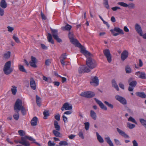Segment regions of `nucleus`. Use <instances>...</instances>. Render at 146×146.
Masks as SVG:
<instances>
[{
  "instance_id": "f257e3e1",
  "label": "nucleus",
  "mask_w": 146,
  "mask_h": 146,
  "mask_svg": "<svg viewBox=\"0 0 146 146\" xmlns=\"http://www.w3.org/2000/svg\"><path fill=\"white\" fill-rule=\"evenodd\" d=\"M27 139L33 141L36 145L40 146V144L37 142H35V139L30 136H25L21 137V141H15V142L17 143H20L25 146H29L30 144L29 141H27Z\"/></svg>"
},
{
  "instance_id": "f03ea898",
  "label": "nucleus",
  "mask_w": 146,
  "mask_h": 146,
  "mask_svg": "<svg viewBox=\"0 0 146 146\" xmlns=\"http://www.w3.org/2000/svg\"><path fill=\"white\" fill-rule=\"evenodd\" d=\"M14 109L18 113L19 111L21 110V112L23 115H25L27 113L26 111L25 108L22 106V100L19 99H17L14 106Z\"/></svg>"
},
{
  "instance_id": "7ed1b4c3",
  "label": "nucleus",
  "mask_w": 146,
  "mask_h": 146,
  "mask_svg": "<svg viewBox=\"0 0 146 146\" xmlns=\"http://www.w3.org/2000/svg\"><path fill=\"white\" fill-rule=\"evenodd\" d=\"M93 55L91 56L86 57V65L90 68L93 69L96 68L97 66V64L96 61L92 58Z\"/></svg>"
},
{
  "instance_id": "20e7f679",
  "label": "nucleus",
  "mask_w": 146,
  "mask_h": 146,
  "mask_svg": "<svg viewBox=\"0 0 146 146\" xmlns=\"http://www.w3.org/2000/svg\"><path fill=\"white\" fill-rule=\"evenodd\" d=\"M11 61L7 62L5 63L3 69L5 74L7 75L10 74L13 71V69L11 67Z\"/></svg>"
},
{
  "instance_id": "39448f33",
  "label": "nucleus",
  "mask_w": 146,
  "mask_h": 146,
  "mask_svg": "<svg viewBox=\"0 0 146 146\" xmlns=\"http://www.w3.org/2000/svg\"><path fill=\"white\" fill-rule=\"evenodd\" d=\"M110 31L113 34V35L115 36H117L119 34H124L122 30L117 27H115L113 30L111 29Z\"/></svg>"
},
{
  "instance_id": "423d86ee",
  "label": "nucleus",
  "mask_w": 146,
  "mask_h": 146,
  "mask_svg": "<svg viewBox=\"0 0 146 146\" xmlns=\"http://www.w3.org/2000/svg\"><path fill=\"white\" fill-rule=\"evenodd\" d=\"M80 96L87 98H92L95 96L94 92L91 91H88L82 92L80 94Z\"/></svg>"
},
{
  "instance_id": "0eeeda50",
  "label": "nucleus",
  "mask_w": 146,
  "mask_h": 146,
  "mask_svg": "<svg viewBox=\"0 0 146 146\" xmlns=\"http://www.w3.org/2000/svg\"><path fill=\"white\" fill-rule=\"evenodd\" d=\"M103 53L104 55L106 58L108 62L110 63L112 60V56L110 50L107 49L104 50H103Z\"/></svg>"
},
{
  "instance_id": "6e6552de",
  "label": "nucleus",
  "mask_w": 146,
  "mask_h": 146,
  "mask_svg": "<svg viewBox=\"0 0 146 146\" xmlns=\"http://www.w3.org/2000/svg\"><path fill=\"white\" fill-rule=\"evenodd\" d=\"M90 70L89 68L84 65L81 66L78 69L79 74H82L85 72L88 73L90 72Z\"/></svg>"
},
{
  "instance_id": "1a4fd4ad",
  "label": "nucleus",
  "mask_w": 146,
  "mask_h": 146,
  "mask_svg": "<svg viewBox=\"0 0 146 146\" xmlns=\"http://www.w3.org/2000/svg\"><path fill=\"white\" fill-rule=\"evenodd\" d=\"M80 49V52L85 55L86 57L91 56L92 54L86 50L84 46H77Z\"/></svg>"
},
{
  "instance_id": "9d476101",
  "label": "nucleus",
  "mask_w": 146,
  "mask_h": 146,
  "mask_svg": "<svg viewBox=\"0 0 146 146\" xmlns=\"http://www.w3.org/2000/svg\"><path fill=\"white\" fill-rule=\"evenodd\" d=\"M115 98L123 105L127 104V101L125 98L119 95H116L115 96Z\"/></svg>"
},
{
  "instance_id": "9b49d317",
  "label": "nucleus",
  "mask_w": 146,
  "mask_h": 146,
  "mask_svg": "<svg viewBox=\"0 0 146 146\" xmlns=\"http://www.w3.org/2000/svg\"><path fill=\"white\" fill-rule=\"evenodd\" d=\"M99 81L98 77L96 76H95L94 77H92L90 84L92 85V84H94V86H97L99 84Z\"/></svg>"
},
{
  "instance_id": "f8f14e48",
  "label": "nucleus",
  "mask_w": 146,
  "mask_h": 146,
  "mask_svg": "<svg viewBox=\"0 0 146 146\" xmlns=\"http://www.w3.org/2000/svg\"><path fill=\"white\" fill-rule=\"evenodd\" d=\"M128 51L126 50H124L121 55V60L122 61H124L128 57Z\"/></svg>"
},
{
  "instance_id": "ddd939ff",
  "label": "nucleus",
  "mask_w": 146,
  "mask_h": 146,
  "mask_svg": "<svg viewBox=\"0 0 146 146\" xmlns=\"http://www.w3.org/2000/svg\"><path fill=\"white\" fill-rule=\"evenodd\" d=\"M96 102L99 105L101 109L104 110H107V108L106 106L103 104L100 101L98 100L97 99L95 98L94 99Z\"/></svg>"
},
{
  "instance_id": "4468645a",
  "label": "nucleus",
  "mask_w": 146,
  "mask_h": 146,
  "mask_svg": "<svg viewBox=\"0 0 146 146\" xmlns=\"http://www.w3.org/2000/svg\"><path fill=\"white\" fill-rule=\"evenodd\" d=\"M30 86L31 88L33 90H35L36 88L35 82L34 79L31 78L30 80Z\"/></svg>"
},
{
  "instance_id": "2eb2a0df",
  "label": "nucleus",
  "mask_w": 146,
  "mask_h": 146,
  "mask_svg": "<svg viewBox=\"0 0 146 146\" xmlns=\"http://www.w3.org/2000/svg\"><path fill=\"white\" fill-rule=\"evenodd\" d=\"M135 27V29L137 33L140 36H142L143 33L140 26L138 24L136 23Z\"/></svg>"
},
{
  "instance_id": "dca6fc26",
  "label": "nucleus",
  "mask_w": 146,
  "mask_h": 146,
  "mask_svg": "<svg viewBox=\"0 0 146 146\" xmlns=\"http://www.w3.org/2000/svg\"><path fill=\"white\" fill-rule=\"evenodd\" d=\"M135 74L138 76L139 78L142 79H145L146 78V74L145 72L138 71L136 72Z\"/></svg>"
},
{
  "instance_id": "f3484780",
  "label": "nucleus",
  "mask_w": 146,
  "mask_h": 146,
  "mask_svg": "<svg viewBox=\"0 0 146 146\" xmlns=\"http://www.w3.org/2000/svg\"><path fill=\"white\" fill-rule=\"evenodd\" d=\"M36 58L33 56H31V61L30 62V64L32 67H33L36 68L37 67L36 65Z\"/></svg>"
},
{
  "instance_id": "a211bd4d",
  "label": "nucleus",
  "mask_w": 146,
  "mask_h": 146,
  "mask_svg": "<svg viewBox=\"0 0 146 146\" xmlns=\"http://www.w3.org/2000/svg\"><path fill=\"white\" fill-rule=\"evenodd\" d=\"M116 129L117 131L120 135L123 137L125 138H129V136L126 134L123 131L118 128H117Z\"/></svg>"
},
{
  "instance_id": "6ab92c4d",
  "label": "nucleus",
  "mask_w": 146,
  "mask_h": 146,
  "mask_svg": "<svg viewBox=\"0 0 146 146\" xmlns=\"http://www.w3.org/2000/svg\"><path fill=\"white\" fill-rule=\"evenodd\" d=\"M70 42L75 46H82L78 41L76 38H74L70 40Z\"/></svg>"
},
{
  "instance_id": "aec40b11",
  "label": "nucleus",
  "mask_w": 146,
  "mask_h": 146,
  "mask_svg": "<svg viewBox=\"0 0 146 146\" xmlns=\"http://www.w3.org/2000/svg\"><path fill=\"white\" fill-rule=\"evenodd\" d=\"M72 28V26L66 24L65 27H62L61 28V29L63 31H70Z\"/></svg>"
},
{
  "instance_id": "412c9836",
  "label": "nucleus",
  "mask_w": 146,
  "mask_h": 146,
  "mask_svg": "<svg viewBox=\"0 0 146 146\" xmlns=\"http://www.w3.org/2000/svg\"><path fill=\"white\" fill-rule=\"evenodd\" d=\"M38 119L36 117H33L31 120V123L32 126H35L36 125Z\"/></svg>"
},
{
  "instance_id": "4be33fe9",
  "label": "nucleus",
  "mask_w": 146,
  "mask_h": 146,
  "mask_svg": "<svg viewBox=\"0 0 146 146\" xmlns=\"http://www.w3.org/2000/svg\"><path fill=\"white\" fill-rule=\"evenodd\" d=\"M136 95L142 98H146V95L145 94L142 92H137L135 93Z\"/></svg>"
},
{
  "instance_id": "5701e85b",
  "label": "nucleus",
  "mask_w": 146,
  "mask_h": 146,
  "mask_svg": "<svg viewBox=\"0 0 146 146\" xmlns=\"http://www.w3.org/2000/svg\"><path fill=\"white\" fill-rule=\"evenodd\" d=\"M63 105L65 107V109L66 110H71L72 109V106L71 105H70L68 103H64Z\"/></svg>"
},
{
  "instance_id": "b1692460",
  "label": "nucleus",
  "mask_w": 146,
  "mask_h": 146,
  "mask_svg": "<svg viewBox=\"0 0 146 146\" xmlns=\"http://www.w3.org/2000/svg\"><path fill=\"white\" fill-rule=\"evenodd\" d=\"M111 83L112 86L114 87L117 91H119V89L116 81L115 80H112L111 81Z\"/></svg>"
},
{
  "instance_id": "393cba45",
  "label": "nucleus",
  "mask_w": 146,
  "mask_h": 146,
  "mask_svg": "<svg viewBox=\"0 0 146 146\" xmlns=\"http://www.w3.org/2000/svg\"><path fill=\"white\" fill-rule=\"evenodd\" d=\"M90 115L92 118L94 120L97 119V116L96 113L93 110H91L90 112Z\"/></svg>"
},
{
  "instance_id": "a878e982",
  "label": "nucleus",
  "mask_w": 146,
  "mask_h": 146,
  "mask_svg": "<svg viewBox=\"0 0 146 146\" xmlns=\"http://www.w3.org/2000/svg\"><path fill=\"white\" fill-rule=\"evenodd\" d=\"M7 3L5 0H2L0 3V6L3 8H5L7 7Z\"/></svg>"
},
{
  "instance_id": "bb28decb",
  "label": "nucleus",
  "mask_w": 146,
  "mask_h": 146,
  "mask_svg": "<svg viewBox=\"0 0 146 146\" xmlns=\"http://www.w3.org/2000/svg\"><path fill=\"white\" fill-rule=\"evenodd\" d=\"M97 138L99 142L100 143H103L104 142V140L102 137L97 132L96 133Z\"/></svg>"
},
{
  "instance_id": "cd10ccee",
  "label": "nucleus",
  "mask_w": 146,
  "mask_h": 146,
  "mask_svg": "<svg viewBox=\"0 0 146 146\" xmlns=\"http://www.w3.org/2000/svg\"><path fill=\"white\" fill-rule=\"evenodd\" d=\"M54 128L56 130L58 131H60V126L58 125V122L57 121H55L54 122Z\"/></svg>"
},
{
  "instance_id": "c85d7f7f",
  "label": "nucleus",
  "mask_w": 146,
  "mask_h": 146,
  "mask_svg": "<svg viewBox=\"0 0 146 146\" xmlns=\"http://www.w3.org/2000/svg\"><path fill=\"white\" fill-rule=\"evenodd\" d=\"M105 139L110 146H114L113 145L109 137H105Z\"/></svg>"
},
{
  "instance_id": "c756f323",
  "label": "nucleus",
  "mask_w": 146,
  "mask_h": 146,
  "mask_svg": "<svg viewBox=\"0 0 146 146\" xmlns=\"http://www.w3.org/2000/svg\"><path fill=\"white\" fill-rule=\"evenodd\" d=\"M51 31L52 32V35L54 37L58 35V30L57 29H51Z\"/></svg>"
},
{
  "instance_id": "7c9ffc66",
  "label": "nucleus",
  "mask_w": 146,
  "mask_h": 146,
  "mask_svg": "<svg viewBox=\"0 0 146 146\" xmlns=\"http://www.w3.org/2000/svg\"><path fill=\"white\" fill-rule=\"evenodd\" d=\"M59 131H57L56 130H54L52 132L54 135L56 137H60L61 134Z\"/></svg>"
},
{
  "instance_id": "2f4dec72",
  "label": "nucleus",
  "mask_w": 146,
  "mask_h": 146,
  "mask_svg": "<svg viewBox=\"0 0 146 146\" xmlns=\"http://www.w3.org/2000/svg\"><path fill=\"white\" fill-rule=\"evenodd\" d=\"M139 121L141 124L146 129V120L142 118L139 119Z\"/></svg>"
},
{
  "instance_id": "473e14b6",
  "label": "nucleus",
  "mask_w": 146,
  "mask_h": 146,
  "mask_svg": "<svg viewBox=\"0 0 146 146\" xmlns=\"http://www.w3.org/2000/svg\"><path fill=\"white\" fill-rule=\"evenodd\" d=\"M48 41L49 42H51L52 44L54 43V41L52 40V37L51 35L49 33H48V36L47 37Z\"/></svg>"
},
{
  "instance_id": "72a5a7b5",
  "label": "nucleus",
  "mask_w": 146,
  "mask_h": 146,
  "mask_svg": "<svg viewBox=\"0 0 146 146\" xmlns=\"http://www.w3.org/2000/svg\"><path fill=\"white\" fill-rule=\"evenodd\" d=\"M36 102L37 105L39 106L40 105L41 98L37 95L36 96Z\"/></svg>"
},
{
  "instance_id": "f704fd0d",
  "label": "nucleus",
  "mask_w": 146,
  "mask_h": 146,
  "mask_svg": "<svg viewBox=\"0 0 146 146\" xmlns=\"http://www.w3.org/2000/svg\"><path fill=\"white\" fill-rule=\"evenodd\" d=\"M19 70L21 72L27 73V72L26 70L25 69L24 66L21 65H19Z\"/></svg>"
},
{
  "instance_id": "c9c22d12",
  "label": "nucleus",
  "mask_w": 146,
  "mask_h": 146,
  "mask_svg": "<svg viewBox=\"0 0 146 146\" xmlns=\"http://www.w3.org/2000/svg\"><path fill=\"white\" fill-rule=\"evenodd\" d=\"M125 70L126 72L127 73H130L131 72V70L130 66L127 65L125 67Z\"/></svg>"
},
{
  "instance_id": "e433bc0d",
  "label": "nucleus",
  "mask_w": 146,
  "mask_h": 146,
  "mask_svg": "<svg viewBox=\"0 0 146 146\" xmlns=\"http://www.w3.org/2000/svg\"><path fill=\"white\" fill-rule=\"evenodd\" d=\"M10 52L8 51L4 54V57L6 59H8L10 57Z\"/></svg>"
},
{
  "instance_id": "4c0bfd02",
  "label": "nucleus",
  "mask_w": 146,
  "mask_h": 146,
  "mask_svg": "<svg viewBox=\"0 0 146 146\" xmlns=\"http://www.w3.org/2000/svg\"><path fill=\"white\" fill-rule=\"evenodd\" d=\"M12 87L13 88L11 89L12 93L14 95H15L17 92V87L14 86Z\"/></svg>"
},
{
  "instance_id": "58836bf2",
  "label": "nucleus",
  "mask_w": 146,
  "mask_h": 146,
  "mask_svg": "<svg viewBox=\"0 0 146 146\" xmlns=\"http://www.w3.org/2000/svg\"><path fill=\"white\" fill-rule=\"evenodd\" d=\"M129 84V86H132L134 87L136 86L137 84V82L135 80H134L133 81L130 82Z\"/></svg>"
},
{
  "instance_id": "ea45409f",
  "label": "nucleus",
  "mask_w": 146,
  "mask_h": 146,
  "mask_svg": "<svg viewBox=\"0 0 146 146\" xmlns=\"http://www.w3.org/2000/svg\"><path fill=\"white\" fill-rule=\"evenodd\" d=\"M19 135L21 136H25L26 134L25 132L23 130H19L18 131Z\"/></svg>"
},
{
  "instance_id": "a19ab883",
  "label": "nucleus",
  "mask_w": 146,
  "mask_h": 146,
  "mask_svg": "<svg viewBox=\"0 0 146 146\" xmlns=\"http://www.w3.org/2000/svg\"><path fill=\"white\" fill-rule=\"evenodd\" d=\"M127 126L130 129H132L135 127V125L129 123H127Z\"/></svg>"
},
{
  "instance_id": "79ce46f5",
  "label": "nucleus",
  "mask_w": 146,
  "mask_h": 146,
  "mask_svg": "<svg viewBox=\"0 0 146 146\" xmlns=\"http://www.w3.org/2000/svg\"><path fill=\"white\" fill-rule=\"evenodd\" d=\"M74 35L72 33L69 32L68 33V37L70 40L71 39L74 38Z\"/></svg>"
},
{
  "instance_id": "37998d69",
  "label": "nucleus",
  "mask_w": 146,
  "mask_h": 146,
  "mask_svg": "<svg viewBox=\"0 0 146 146\" xmlns=\"http://www.w3.org/2000/svg\"><path fill=\"white\" fill-rule=\"evenodd\" d=\"M128 120L129 121H130L133 122V123L137 124V122L132 117H130L128 119Z\"/></svg>"
},
{
  "instance_id": "c03bdc74",
  "label": "nucleus",
  "mask_w": 146,
  "mask_h": 146,
  "mask_svg": "<svg viewBox=\"0 0 146 146\" xmlns=\"http://www.w3.org/2000/svg\"><path fill=\"white\" fill-rule=\"evenodd\" d=\"M117 4L123 7H127V4L123 2H118L117 3Z\"/></svg>"
},
{
  "instance_id": "a18cd8bd",
  "label": "nucleus",
  "mask_w": 146,
  "mask_h": 146,
  "mask_svg": "<svg viewBox=\"0 0 146 146\" xmlns=\"http://www.w3.org/2000/svg\"><path fill=\"white\" fill-rule=\"evenodd\" d=\"M127 7L129 9H133L135 7V5L133 3H130L127 4Z\"/></svg>"
},
{
  "instance_id": "49530a36",
  "label": "nucleus",
  "mask_w": 146,
  "mask_h": 146,
  "mask_svg": "<svg viewBox=\"0 0 146 146\" xmlns=\"http://www.w3.org/2000/svg\"><path fill=\"white\" fill-rule=\"evenodd\" d=\"M84 125H85V128L86 130H88L89 129V126H90V123L89 122H85L84 123Z\"/></svg>"
},
{
  "instance_id": "de8ad7c7",
  "label": "nucleus",
  "mask_w": 146,
  "mask_h": 146,
  "mask_svg": "<svg viewBox=\"0 0 146 146\" xmlns=\"http://www.w3.org/2000/svg\"><path fill=\"white\" fill-rule=\"evenodd\" d=\"M104 104H105L106 105L108 106L110 108L112 109L113 107V106L111 104H110L108 102L105 101L104 102Z\"/></svg>"
},
{
  "instance_id": "09e8293b",
  "label": "nucleus",
  "mask_w": 146,
  "mask_h": 146,
  "mask_svg": "<svg viewBox=\"0 0 146 146\" xmlns=\"http://www.w3.org/2000/svg\"><path fill=\"white\" fill-rule=\"evenodd\" d=\"M52 59H48L46 60V66H49L51 64Z\"/></svg>"
},
{
  "instance_id": "8fccbe9b",
  "label": "nucleus",
  "mask_w": 146,
  "mask_h": 146,
  "mask_svg": "<svg viewBox=\"0 0 146 146\" xmlns=\"http://www.w3.org/2000/svg\"><path fill=\"white\" fill-rule=\"evenodd\" d=\"M54 38L58 42H62V40L59 38L58 35L55 36V37H54Z\"/></svg>"
},
{
  "instance_id": "3c124183",
  "label": "nucleus",
  "mask_w": 146,
  "mask_h": 146,
  "mask_svg": "<svg viewBox=\"0 0 146 146\" xmlns=\"http://www.w3.org/2000/svg\"><path fill=\"white\" fill-rule=\"evenodd\" d=\"M59 144L60 145H66L68 144V143L65 141H61Z\"/></svg>"
},
{
  "instance_id": "603ef678",
  "label": "nucleus",
  "mask_w": 146,
  "mask_h": 146,
  "mask_svg": "<svg viewBox=\"0 0 146 146\" xmlns=\"http://www.w3.org/2000/svg\"><path fill=\"white\" fill-rule=\"evenodd\" d=\"M13 117L15 120H17L19 118V113L17 114H14L13 115Z\"/></svg>"
},
{
  "instance_id": "864d4df0",
  "label": "nucleus",
  "mask_w": 146,
  "mask_h": 146,
  "mask_svg": "<svg viewBox=\"0 0 146 146\" xmlns=\"http://www.w3.org/2000/svg\"><path fill=\"white\" fill-rule=\"evenodd\" d=\"M78 135L82 139H84V136L83 134L82 131H81L79 132Z\"/></svg>"
},
{
  "instance_id": "5fc2aeb1",
  "label": "nucleus",
  "mask_w": 146,
  "mask_h": 146,
  "mask_svg": "<svg viewBox=\"0 0 146 146\" xmlns=\"http://www.w3.org/2000/svg\"><path fill=\"white\" fill-rule=\"evenodd\" d=\"M48 146H54L55 144L53 142H52L51 141H50L48 143Z\"/></svg>"
},
{
  "instance_id": "6e6d98bb",
  "label": "nucleus",
  "mask_w": 146,
  "mask_h": 146,
  "mask_svg": "<svg viewBox=\"0 0 146 146\" xmlns=\"http://www.w3.org/2000/svg\"><path fill=\"white\" fill-rule=\"evenodd\" d=\"M114 141L115 142L116 144L117 145H121V143H120V142L119 140L116 139H114Z\"/></svg>"
},
{
  "instance_id": "4d7b16f0",
  "label": "nucleus",
  "mask_w": 146,
  "mask_h": 146,
  "mask_svg": "<svg viewBox=\"0 0 146 146\" xmlns=\"http://www.w3.org/2000/svg\"><path fill=\"white\" fill-rule=\"evenodd\" d=\"M13 39L15 41L17 42H20L18 38L16 36L14 35L13 36Z\"/></svg>"
},
{
  "instance_id": "13d9d810",
  "label": "nucleus",
  "mask_w": 146,
  "mask_h": 146,
  "mask_svg": "<svg viewBox=\"0 0 146 146\" xmlns=\"http://www.w3.org/2000/svg\"><path fill=\"white\" fill-rule=\"evenodd\" d=\"M7 28L8 29V31L10 32H12L14 29L13 27L10 26L7 27Z\"/></svg>"
},
{
  "instance_id": "bf43d9fd",
  "label": "nucleus",
  "mask_w": 146,
  "mask_h": 146,
  "mask_svg": "<svg viewBox=\"0 0 146 146\" xmlns=\"http://www.w3.org/2000/svg\"><path fill=\"white\" fill-rule=\"evenodd\" d=\"M55 118L57 121H59L60 120V116L59 114L58 113L54 117Z\"/></svg>"
},
{
  "instance_id": "052dcab7",
  "label": "nucleus",
  "mask_w": 146,
  "mask_h": 146,
  "mask_svg": "<svg viewBox=\"0 0 146 146\" xmlns=\"http://www.w3.org/2000/svg\"><path fill=\"white\" fill-rule=\"evenodd\" d=\"M4 10L0 7V15L3 16L4 15Z\"/></svg>"
},
{
  "instance_id": "680f3d73",
  "label": "nucleus",
  "mask_w": 146,
  "mask_h": 146,
  "mask_svg": "<svg viewBox=\"0 0 146 146\" xmlns=\"http://www.w3.org/2000/svg\"><path fill=\"white\" fill-rule=\"evenodd\" d=\"M112 10L114 11H116L117 9H120L121 8L118 7H115L112 8Z\"/></svg>"
},
{
  "instance_id": "e2e57ef3",
  "label": "nucleus",
  "mask_w": 146,
  "mask_h": 146,
  "mask_svg": "<svg viewBox=\"0 0 146 146\" xmlns=\"http://www.w3.org/2000/svg\"><path fill=\"white\" fill-rule=\"evenodd\" d=\"M119 86L120 88H121L122 89L124 90V85L121 83L120 82L119 84Z\"/></svg>"
},
{
  "instance_id": "0e129e2a",
  "label": "nucleus",
  "mask_w": 146,
  "mask_h": 146,
  "mask_svg": "<svg viewBox=\"0 0 146 146\" xmlns=\"http://www.w3.org/2000/svg\"><path fill=\"white\" fill-rule=\"evenodd\" d=\"M40 15L42 19L43 20H45V16L44 15L42 11H41Z\"/></svg>"
},
{
  "instance_id": "69168bd1",
  "label": "nucleus",
  "mask_w": 146,
  "mask_h": 146,
  "mask_svg": "<svg viewBox=\"0 0 146 146\" xmlns=\"http://www.w3.org/2000/svg\"><path fill=\"white\" fill-rule=\"evenodd\" d=\"M132 143L133 144V146H138V144L135 140L133 141Z\"/></svg>"
},
{
  "instance_id": "338daca9",
  "label": "nucleus",
  "mask_w": 146,
  "mask_h": 146,
  "mask_svg": "<svg viewBox=\"0 0 146 146\" xmlns=\"http://www.w3.org/2000/svg\"><path fill=\"white\" fill-rule=\"evenodd\" d=\"M76 135L73 134H71L68 136V138L71 139H73L75 137Z\"/></svg>"
},
{
  "instance_id": "774afa93",
  "label": "nucleus",
  "mask_w": 146,
  "mask_h": 146,
  "mask_svg": "<svg viewBox=\"0 0 146 146\" xmlns=\"http://www.w3.org/2000/svg\"><path fill=\"white\" fill-rule=\"evenodd\" d=\"M104 5H105V7L106 8L108 9H109V6L108 3V2H104Z\"/></svg>"
}]
</instances>
